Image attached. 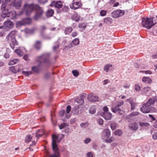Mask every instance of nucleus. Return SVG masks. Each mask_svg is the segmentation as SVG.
Masks as SVG:
<instances>
[{
	"instance_id": "603ef678",
	"label": "nucleus",
	"mask_w": 157,
	"mask_h": 157,
	"mask_svg": "<svg viewBox=\"0 0 157 157\" xmlns=\"http://www.w3.org/2000/svg\"><path fill=\"white\" fill-rule=\"evenodd\" d=\"M135 90L136 91H140V86L138 84H136L135 85Z\"/></svg>"
},
{
	"instance_id": "37998d69",
	"label": "nucleus",
	"mask_w": 157,
	"mask_h": 157,
	"mask_svg": "<svg viewBox=\"0 0 157 157\" xmlns=\"http://www.w3.org/2000/svg\"><path fill=\"white\" fill-rule=\"evenodd\" d=\"M141 127H147L150 125V124L147 122H145V123H141L140 122L139 123Z\"/></svg>"
},
{
	"instance_id": "72a5a7b5",
	"label": "nucleus",
	"mask_w": 157,
	"mask_h": 157,
	"mask_svg": "<svg viewBox=\"0 0 157 157\" xmlns=\"http://www.w3.org/2000/svg\"><path fill=\"white\" fill-rule=\"evenodd\" d=\"M22 73L23 75L26 76H27L30 75L32 74L33 72L31 71H22Z\"/></svg>"
},
{
	"instance_id": "79ce46f5",
	"label": "nucleus",
	"mask_w": 157,
	"mask_h": 157,
	"mask_svg": "<svg viewBox=\"0 0 157 157\" xmlns=\"http://www.w3.org/2000/svg\"><path fill=\"white\" fill-rule=\"evenodd\" d=\"M112 65L110 64H107L105 66L104 68V70L106 72H108V70L110 69V68L111 67Z\"/></svg>"
},
{
	"instance_id": "0eeeda50",
	"label": "nucleus",
	"mask_w": 157,
	"mask_h": 157,
	"mask_svg": "<svg viewBox=\"0 0 157 157\" xmlns=\"http://www.w3.org/2000/svg\"><path fill=\"white\" fill-rule=\"evenodd\" d=\"M124 102L123 101H121L117 103L116 105L112 108V111L114 113L117 112L119 115H121L122 114V111L120 107L124 104Z\"/></svg>"
},
{
	"instance_id": "4c0bfd02",
	"label": "nucleus",
	"mask_w": 157,
	"mask_h": 157,
	"mask_svg": "<svg viewBox=\"0 0 157 157\" xmlns=\"http://www.w3.org/2000/svg\"><path fill=\"white\" fill-rule=\"evenodd\" d=\"M16 25L17 27L24 25L22 20L21 21H17L16 23Z\"/></svg>"
},
{
	"instance_id": "a878e982",
	"label": "nucleus",
	"mask_w": 157,
	"mask_h": 157,
	"mask_svg": "<svg viewBox=\"0 0 157 157\" xmlns=\"http://www.w3.org/2000/svg\"><path fill=\"white\" fill-rule=\"evenodd\" d=\"M75 100L76 102L80 105H82L84 103L83 96H81L80 97L76 99Z\"/></svg>"
},
{
	"instance_id": "774afa93",
	"label": "nucleus",
	"mask_w": 157,
	"mask_h": 157,
	"mask_svg": "<svg viewBox=\"0 0 157 157\" xmlns=\"http://www.w3.org/2000/svg\"><path fill=\"white\" fill-rule=\"evenodd\" d=\"M87 157H93L92 153L90 152H88L87 154Z\"/></svg>"
},
{
	"instance_id": "423d86ee",
	"label": "nucleus",
	"mask_w": 157,
	"mask_h": 157,
	"mask_svg": "<svg viewBox=\"0 0 157 157\" xmlns=\"http://www.w3.org/2000/svg\"><path fill=\"white\" fill-rule=\"evenodd\" d=\"M34 8L35 14L34 16L33 19L37 21L42 16L44 13V11L43 9L38 5H36Z\"/></svg>"
},
{
	"instance_id": "393cba45",
	"label": "nucleus",
	"mask_w": 157,
	"mask_h": 157,
	"mask_svg": "<svg viewBox=\"0 0 157 157\" xmlns=\"http://www.w3.org/2000/svg\"><path fill=\"white\" fill-rule=\"evenodd\" d=\"M119 13L118 10L114 11L111 13V16L113 18H117L119 17Z\"/></svg>"
},
{
	"instance_id": "b1692460",
	"label": "nucleus",
	"mask_w": 157,
	"mask_h": 157,
	"mask_svg": "<svg viewBox=\"0 0 157 157\" xmlns=\"http://www.w3.org/2000/svg\"><path fill=\"white\" fill-rule=\"evenodd\" d=\"M104 22L106 24H109L113 21V19L109 17L105 18L103 20Z\"/></svg>"
},
{
	"instance_id": "5fc2aeb1",
	"label": "nucleus",
	"mask_w": 157,
	"mask_h": 157,
	"mask_svg": "<svg viewBox=\"0 0 157 157\" xmlns=\"http://www.w3.org/2000/svg\"><path fill=\"white\" fill-rule=\"evenodd\" d=\"M98 122L99 124L102 125L103 124V121L102 119L100 118L98 119Z\"/></svg>"
},
{
	"instance_id": "7c9ffc66",
	"label": "nucleus",
	"mask_w": 157,
	"mask_h": 157,
	"mask_svg": "<svg viewBox=\"0 0 157 157\" xmlns=\"http://www.w3.org/2000/svg\"><path fill=\"white\" fill-rule=\"evenodd\" d=\"M72 28L71 27H67L64 30V33L66 34H69L72 31Z\"/></svg>"
},
{
	"instance_id": "680f3d73",
	"label": "nucleus",
	"mask_w": 157,
	"mask_h": 157,
	"mask_svg": "<svg viewBox=\"0 0 157 157\" xmlns=\"http://www.w3.org/2000/svg\"><path fill=\"white\" fill-rule=\"evenodd\" d=\"M152 138L154 140L157 139V132L153 133L152 135Z\"/></svg>"
},
{
	"instance_id": "c03bdc74",
	"label": "nucleus",
	"mask_w": 157,
	"mask_h": 157,
	"mask_svg": "<svg viewBox=\"0 0 157 157\" xmlns=\"http://www.w3.org/2000/svg\"><path fill=\"white\" fill-rule=\"evenodd\" d=\"M69 8L68 6H64L62 9V12L63 13L67 12H68Z\"/></svg>"
},
{
	"instance_id": "a18cd8bd",
	"label": "nucleus",
	"mask_w": 157,
	"mask_h": 157,
	"mask_svg": "<svg viewBox=\"0 0 157 157\" xmlns=\"http://www.w3.org/2000/svg\"><path fill=\"white\" fill-rule=\"evenodd\" d=\"M72 43L74 45H77L79 44V40L78 39L75 38L72 41Z\"/></svg>"
},
{
	"instance_id": "dca6fc26",
	"label": "nucleus",
	"mask_w": 157,
	"mask_h": 157,
	"mask_svg": "<svg viewBox=\"0 0 157 157\" xmlns=\"http://www.w3.org/2000/svg\"><path fill=\"white\" fill-rule=\"evenodd\" d=\"M42 46L41 42V41L37 40L36 41L33 45V48L36 50H40Z\"/></svg>"
},
{
	"instance_id": "ea45409f",
	"label": "nucleus",
	"mask_w": 157,
	"mask_h": 157,
	"mask_svg": "<svg viewBox=\"0 0 157 157\" xmlns=\"http://www.w3.org/2000/svg\"><path fill=\"white\" fill-rule=\"evenodd\" d=\"M114 134L120 136L122 134V131L120 130H117L114 132Z\"/></svg>"
},
{
	"instance_id": "bf43d9fd",
	"label": "nucleus",
	"mask_w": 157,
	"mask_h": 157,
	"mask_svg": "<svg viewBox=\"0 0 157 157\" xmlns=\"http://www.w3.org/2000/svg\"><path fill=\"white\" fill-rule=\"evenodd\" d=\"M23 59L26 61H28L29 60V56L27 54H25L23 57Z\"/></svg>"
},
{
	"instance_id": "5701e85b",
	"label": "nucleus",
	"mask_w": 157,
	"mask_h": 157,
	"mask_svg": "<svg viewBox=\"0 0 157 157\" xmlns=\"http://www.w3.org/2000/svg\"><path fill=\"white\" fill-rule=\"evenodd\" d=\"M44 134L42 130H38L36 133V136L38 139L39 137H41Z\"/></svg>"
},
{
	"instance_id": "f8f14e48",
	"label": "nucleus",
	"mask_w": 157,
	"mask_h": 157,
	"mask_svg": "<svg viewBox=\"0 0 157 157\" xmlns=\"http://www.w3.org/2000/svg\"><path fill=\"white\" fill-rule=\"evenodd\" d=\"M127 101L129 102L131 106V110H134L135 107L137 105V103L134 102V99L132 98H130L127 99L126 100Z\"/></svg>"
},
{
	"instance_id": "0e129e2a",
	"label": "nucleus",
	"mask_w": 157,
	"mask_h": 157,
	"mask_svg": "<svg viewBox=\"0 0 157 157\" xmlns=\"http://www.w3.org/2000/svg\"><path fill=\"white\" fill-rule=\"evenodd\" d=\"M140 72H144L146 74H152V72L149 70L146 71H140Z\"/></svg>"
},
{
	"instance_id": "9d476101",
	"label": "nucleus",
	"mask_w": 157,
	"mask_h": 157,
	"mask_svg": "<svg viewBox=\"0 0 157 157\" xmlns=\"http://www.w3.org/2000/svg\"><path fill=\"white\" fill-rule=\"evenodd\" d=\"M63 5V4L61 1L55 2L53 1L51 2L50 6H54L57 8L60 9L62 7Z\"/></svg>"
},
{
	"instance_id": "c85d7f7f",
	"label": "nucleus",
	"mask_w": 157,
	"mask_h": 157,
	"mask_svg": "<svg viewBox=\"0 0 157 157\" xmlns=\"http://www.w3.org/2000/svg\"><path fill=\"white\" fill-rule=\"evenodd\" d=\"M151 89V87L147 86L144 87L142 90L141 92L142 94H144L147 93Z\"/></svg>"
},
{
	"instance_id": "338daca9",
	"label": "nucleus",
	"mask_w": 157,
	"mask_h": 157,
	"mask_svg": "<svg viewBox=\"0 0 157 157\" xmlns=\"http://www.w3.org/2000/svg\"><path fill=\"white\" fill-rule=\"evenodd\" d=\"M103 110L104 112H108V108L107 106H105L103 108Z\"/></svg>"
},
{
	"instance_id": "4d7b16f0",
	"label": "nucleus",
	"mask_w": 157,
	"mask_h": 157,
	"mask_svg": "<svg viewBox=\"0 0 157 157\" xmlns=\"http://www.w3.org/2000/svg\"><path fill=\"white\" fill-rule=\"evenodd\" d=\"M71 107L70 105H68L67 106L66 112L67 113H70L71 110Z\"/></svg>"
},
{
	"instance_id": "f704fd0d",
	"label": "nucleus",
	"mask_w": 157,
	"mask_h": 157,
	"mask_svg": "<svg viewBox=\"0 0 157 157\" xmlns=\"http://www.w3.org/2000/svg\"><path fill=\"white\" fill-rule=\"evenodd\" d=\"M15 52L19 56H22L23 53V52L21 51L20 49H17L15 50Z\"/></svg>"
},
{
	"instance_id": "c9c22d12",
	"label": "nucleus",
	"mask_w": 157,
	"mask_h": 157,
	"mask_svg": "<svg viewBox=\"0 0 157 157\" xmlns=\"http://www.w3.org/2000/svg\"><path fill=\"white\" fill-rule=\"evenodd\" d=\"M9 70L14 74H16L17 72V69L15 68L14 66L10 67L9 68Z\"/></svg>"
},
{
	"instance_id": "c756f323",
	"label": "nucleus",
	"mask_w": 157,
	"mask_h": 157,
	"mask_svg": "<svg viewBox=\"0 0 157 157\" xmlns=\"http://www.w3.org/2000/svg\"><path fill=\"white\" fill-rule=\"evenodd\" d=\"M54 13V11L52 9L49 10L47 11L46 16L48 17H52L53 16Z\"/></svg>"
},
{
	"instance_id": "f3484780",
	"label": "nucleus",
	"mask_w": 157,
	"mask_h": 157,
	"mask_svg": "<svg viewBox=\"0 0 157 157\" xmlns=\"http://www.w3.org/2000/svg\"><path fill=\"white\" fill-rule=\"evenodd\" d=\"M21 4V0H14L11 3L12 6H15L17 8H18L20 7Z\"/></svg>"
},
{
	"instance_id": "864d4df0",
	"label": "nucleus",
	"mask_w": 157,
	"mask_h": 157,
	"mask_svg": "<svg viewBox=\"0 0 157 157\" xmlns=\"http://www.w3.org/2000/svg\"><path fill=\"white\" fill-rule=\"evenodd\" d=\"M44 78L46 79H48L50 77V75L49 73H46L44 75Z\"/></svg>"
},
{
	"instance_id": "6e6552de",
	"label": "nucleus",
	"mask_w": 157,
	"mask_h": 157,
	"mask_svg": "<svg viewBox=\"0 0 157 157\" xmlns=\"http://www.w3.org/2000/svg\"><path fill=\"white\" fill-rule=\"evenodd\" d=\"M36 5L32 4L28 6L27 4H25V6L26 9L25 13L26 14L27 16L29 15L34 10H35L34 7Z\"/></svg>"
},
{
	"instance_id": "aec40b11",
	"label": "nucleus",
	"mask_w": 157,
	"mask_h": 157,
	"mask_svg": "<svg viewBox=\"0 0 157 157\" xmlns=\"http://www.w3.org/2000/svg\"><path fill=\"white\" fill-rule=\"evenodd\" d=\"M81 109L78 107H75L72 110V112L74 114L78 115L81 113Z\"/></svg>"
},
{
	"instance_id": "7ed1b4c3",
	"label": "nucleus",
	"mask_w": 157,
	"mask_h": 157,
	"mask_svg": "<svg viewBox=\"0 0 157 157\" xmlns=\"http://www.w3.org/2000/svg\"><path fill=\"white\" fill-rule=\"evenodd\" d=\"M111 132L109 129H104L102 132V137L105 139V141L107 143H110L114 141V138L113 136L110 137Z\"/></svg>"
},
{
	"instance_id": "20e7f679",
	"label": "nucleus",
	"mask_w": 157,
	"mask_h": 157,
	"mask_svg": "<svg viewBox=\"0 0 157 157\" xmlns=\"http://www.w3.org/2000/svg\"><path fill=\"white\" fill-rule=\"evenodd\" d=\"M155 101L154 99H149L146 103L143 104L142 107L140 108V111L143 113H149L150 106L151 105H154Z\"/></svg>"
},
{
	"instance_id": "4468645a",
	"label": "nucleus",
	"mask_w": 157,
	"mask_h": 157,
	"mask_svg": "<svg viewBox=\"0 0 157 157\" xmlns=\"http://www.w3.org/2000/svg\"><path fill=\"white\" fill-rule=\"evenodd\" d=\"M10 40H8L9 42L11 41V43H10V45L12 48L13 49L15 46L18 45V42L16 40L15 37H12V38H10Z\"/></svg>"
},
{
	"instance_id": "58836bf2",
	"label": "nucleus",
	"mask_w": 157,
	"mask_h": 157,
	"mask_svg": "<svg viewBox=\"0 0 157 157\" xmlns=\"http://www.w3.org/2000/svg\"><path fill=\"white\" fill-rule=\"evenodd\" d=\"M32 139V136L30 135H28L26 136L25 139V142L26 143H27L31 141Z\"/></svg>"
},
{
	"instance_id": "412c9836",
	"label": "nucleus",
	"mask_w": 157,
	"mask_h": 157,
	"mask_svg": "<svg viewBox=\"0 0 157 157\" xmlns=\"http://www.w3.org/2000/svg\"><path fill=\"white\" fill-rule=\"evenodd\" d=\"M4 26L11 28L13 27V23L11 21H8L4 22Z\"/></svg>"
},
{
	"instance_id": "6e6d98bb",
	"label": "nucleus",
	"mask_w": 157,
	"mask_h": 157,
	"mask_svg": "<svg viewBox=\"0 0 157 157\" xmlns=\"http://www.w3.org/2000/svg\"><path fill=\"white\" fill-rule=\"evenodd\" d=\"M91 141V139L89 138H86L84 140V143L86 144H88Z\"/></svg>"
},
{
	"instance_id": "2eb2a0df",
	"label": "nucleus",
	"mask_w": 157,
	"mask_h": 157,
	"mask_svg": "<svg viewBox=\"0 0 157 157\" xmlns=\"http://www.w3.org/2000/svg\"><path fill=\"white\" fill-rule=\"evenodd\" d=\"M88 100L90 101L96 102L98 99L97 96L93 95L92 94H90L87 97Z\"/></svg>"
},
{
	"instance_id": "49530a36",
	"label": "nucleus",
	"mask_w": 157,
	"mask_h": 157,
	"mask_svg": "<svg viewBox=\"0 0 157 157\" xmlns=\"http://www.w3.org/2000/svg\"><path fill=\"white\" fill-rule=\"evenodd\" d=\"M117 124L116 123H112L111 125V128L112 130H114L116 128Z\"/></svg>"
},
{
	"instance_id": "bb28decb",
	"label": "nucleus",
	"mask_w": 157,
	"mask_h": 157,
	"mask_svg": "<svg viewBox=\"0 0 157 157\" xmlns=\"http://www.w3.org/2000/svg\"><path fill=\"white\" fill-rule=\"evenodd\" d=\"M142 81L145 83H146L150 84L152 82L151 79L149 77H143L142 79Z\"/></svg>"
},
{
	"instance_id": "cd10ccee",
	"label": "nucleus",
	"mask_w": 157,
	"mask_h": 157,
	"mask_svg": "<svg viewBox=\"0 0 157 157\" xmlns=\"http://www.w3.org/2000/svg\"><path fill=\"white\" fill-rule=\"evenodd\" d=\"M24 24L25 25L30 24L31 22V20L29 18H26L22 19Z\"/></svg>"
},
{
	"instance_id": "9b49d317",
	"label": "nucleus",
	"mask_w": 157,
	"mask_h": 157,
	"mask_svg": "<svg viewBox=\"0 0 157 157\" xmlns=\"http://www.w3.org/2000/svg\"><path fill=\"white\" fill-rule=\"evenodd\" d=\"M100 115L106 120H110L112 118V114L109 112H102L100 113Z\"/></svg>"
},
{
	"instance_id": "f257e3e1",
	"label": "nucleus",
	"mask_w": 157,
	"mask_h": 157,
	"mask_svg": "<svg viewBox=\"0 0 157 157\" xmlns=\"http://www.w3.org/2000/svg\"><path fill=\"white\" fill-rule=\"evenodd\" d=\"M50 53H45L37 56L36 58V60L39 63L42 62L46 64L48 66L51 64V62L50 59Z\"/></svg>"
},
{
	"instance_id": "09e8293b",
	"label": "nucleus",
	"mask_w": 157,
	"mask_h": 157,
	"mask_svg": "<svg viewBox=\"0 0 157 157\" xmlns=\"http://www.w3.org/2000/svg\"><path fill=\"white\" fill-rule=\"evenodd\" d=\"M72 73L73 75L75 77H77V76L79 74V72L78 71L75 70H73L72 71Z\"/></svg>"
},
{
	"instance_id": "13d9d810",
	"label": "nucleus",
	"mask_w": 157,
	"mask_h": 157,
	"mask_svg": "<svg viewBox=\"0 0 157 157\" xmlns=\"http://www.w3.org/2000/svg\"><path fill=\"white\" fill-rule=\"evenodd\" d=\"M118 10L119 13V17L123 15L124 14L125 12L124 11L120 10Z\"/></svg>"
},
{
	"instance_id": "3c124183",
	"label": "nucleus",
	"mask_w": 157,
	"mask_h": 157,
	"mask_svg": "<svg viewBox=\"0 0 157 157\" xmlns=\"http://www.w3.org/2000/svg\"><path fill=\"white\" fill-rule=\"evenodd\" d=\"M78 27L79 28H83V29H84L86 27V25L84 23H81L79 24Z\"/></svg>"
},
{
	"instance_id": "8fccbe9b",
	"label": "nucleus",
	"mask_w": 157,
	"mask_h": 157,
	"mask_svg": "<svg viewBox=\"0 0 157 157\" xmlns=\"http://www.w3.org/2000/svg\"><path fill=\"white\" fill-rule=\"evenodd\" d=\"M150 112H156L157 111L156 109L154 107L150 106Z\"/></svg>"
},
{
	"instance_id": "a211bd4d",
	"label": "nucleus",
	"mask_w": 157,
	"mask_h": 157,
	"mask_svg": "<svg viewBox=\"0 0 157 157\" xmlns=\"http://www.w3.org/2000/svg\"><path fill=\"white\" fill-rule=\"evenodd\" d=\"M129 128L132 130H136L138 128V124L136 123H131L128 125Z\"/></svg>"
},
{
	"instance_id": "2f4dec72",
	"label": "nucleus",
	"mask_w": 157,
	"mask_h": 157,
	"mask_svg": "<svg viewBox=\"0 0 157 157\" xmlns=\"http://www.w3.org/2000/svg\"><path fill=\"white\" fill-rule=\"evenodd\" d=\"M19 62V60L17 59H14L13 60H10L8 63L9 65H13Z\"/></svg>"
},
{
	"instance_id": "6ab92c4d",
	"label": "nucleus",
	"mask_w": 157,
	"mask_h": 157,
	"mask_svg": "<svg viewBox=\"0 0 157 157\" xmlns=\"http://www.w3.org/2000/svg\"><path fill=\"white\" fill-rule=\"evenodd\" d=\"M16 33L17 31L15 30H13L6 37V39L7 40H10V38L15 37L14 35Z\"/></svg>"
},
{
	"instance_id": "4be33fe9",
	"label": "nucleus",
	"mask_w": 157,
	"mask_h": 157,
	"mask_svg": "<svg viewBox=\"0 0 157 157\" xmlns=\"http://www.w3.org/2000/svg\"><path fill=\"white\" fill-rule=\"evenodd\" d=\"M6 7V5L3 2L1 6V10L2 11V14L6 13L8 11V9Z\"/></svg>"
},
{
	"instance_id": "473e14b6",
	"label": "nucleus",
	"mask_w": 157,
	"mask_h": 157,
	"mask_svg": "<svg viewBox=\"0 0 157 157\" xmlns=\"http://www.w3.org/2000/svg\"><path fill=\"white\" fill-rule=\"evenodd\" d=\"M96 112L95 108L94 106H92L90 107L89 109V113L91 114H94Z\"/></svg>"
},
{
	"instance_id": "de8ad7c7",
	"label": "nucleus",
	"mask_w": 157,
	"mask_h": 157,
	"mask_svg": "<svg viewBox=\"0 0 157 157\" xmlns=\"http://www.w3.org/2000/svg\"><path fill=\"white\" fill-rule=\"evenodd\" d=\"M107 11L105 10H101L100 11V15L101 16H105L106 14Z\"/></svg>"
},
{
	"instance_id": "052dcab7",
	"label": "nucleus",
	"mask_w": 157,
	"mask_h": 157,
	"mask_svg": "<svg viewBox=\"0 0 157 157\" xmlns=\"http://www.w3.org/2000/svg\"><path fill=\"white\" fill-rule=\"evenodd\" d=\"M66 126V123H63V124L59 125V128L60 130L64 128Z\"/></svg>"
},
{
	"instance_id": "f03ea898",
	"label": "nucleus",
	"mask_w": 157,
	"mask_h": 157,
	"mask_svg": "<svg viewBox=\"0 0 157 157\" xmlns=\"http://www.w3.org/2000/svg\"><path fill=\"white\" fill-rule=\"evenodd\" d=\"M154 17H153L150 18H148L147 17L146 18H143L142 19V25L148 29H150L156 23L155 21L154 22Z\"/></svg>"
},
{
	"instance_id": "69168bd1",
	"label": "nucleus",
	"mask_w": 157,
	"mask_h": 157,
	"mask_svg": "<svg viewBox=\"0 0 157 157\" xmlns=\"http://www.w3.org/2000/svg\"><path fill=\"white\" fill-rule=\"evenodd\" d=\"M59 44H57L56 46H53V51H55L57 48H58L59 47Z\"/></svg>"
},
{
	"instance_id": "a19ab883",
	"label": "nucleus",
	"mask_w": 157,
	"mask_h": 157,
	"mask_svg": "<svg viewBox=\"0 0 157 157\" xmlns=\"http://www.w3.org/2000/svg\"><path fill=\"white\" fill-rule=\"evenodd\" d=\"M88 124H89L87 122H84L81 123L80 124V126L82 128H85L88 126Z\"/></svg>"
},
{
	"instance_id": "39448f33",
	"label": "nucleus",
	"mask_w": 157,
	"mask_h": 157,
	"mask_svg": "<svg viewBox=\"0 0 157 157\" xmlns=\"http://www.w3.org/2000/svg\"><path fill=\"white\" fill-rule=\"evenodd\" d=\"M52 146L53 150L56 153H58V148L57 143H59L61 140L62 138L59 137L58 135H53L52 136Z\"/></svg>"
},
{
	"instance_id": "e2e57ef3",
	"label": "nucleus",
	"mask_w": 157,
	"mask_h": 157,
	"mask_svg": "<svg viewBox=\"0 0 157 157\" xmlns=\"http://www.w3.org/2000/svg\"><path fill=\"white\" fill-rule=\"evenodd\" d=\"M65 114V111L64 110H63L60 112L59 115L61 116H64Z\"/></svg>"
},
{
	"instance_id": "1a4fd4ad",
	"label": "nucleus",
	"mask_w": 157,
	"mask_h": 157,
	"mask_svg": "<svg viewBox=\"0 0 157 157\" xmlns=\"http://www.w3.org/2000/svg\"><path fill=\"white\" fill-rule=\"evenodd\" d=\"M16 13L14 11H8L6 13H4L1 15L2 17L3 18H5L6 17H9L12 19H15L16 17Z\"/></svg>"
},
{
	"instance_id": "e433bc0d",
	"label": "nucleus",
	"mask_w": 157,
	"mask_h": 157,
	"mask_svg": "<svg viewBox=\"0 0 157 157\" xmlns=\"http://www.w3.org/2000/svg\"><path fill=\"white\" fill-rule=\"evenodd\" d=\"M32 70L36 73H38L40 71V69L39 68L36 66H33L32 67Z\"/></svg>"
},
{
	"instance_id": "ddd939ff",
	"label": "nucleus",
	"mask_w": 157,
	"mask_h": 157,
	"mask_svg": "<svg viewBox=\"0 0 157 157\" xmlns=\"http://www.w3.org/2000/svg\"><path fill=\"white\" fill-rule=\"evenodd\" d=\"M81 3L79 2H76L72 3L70 5L71 9L76 10L78 8L81 6Z\"/></svg>"
}]
</instances>
